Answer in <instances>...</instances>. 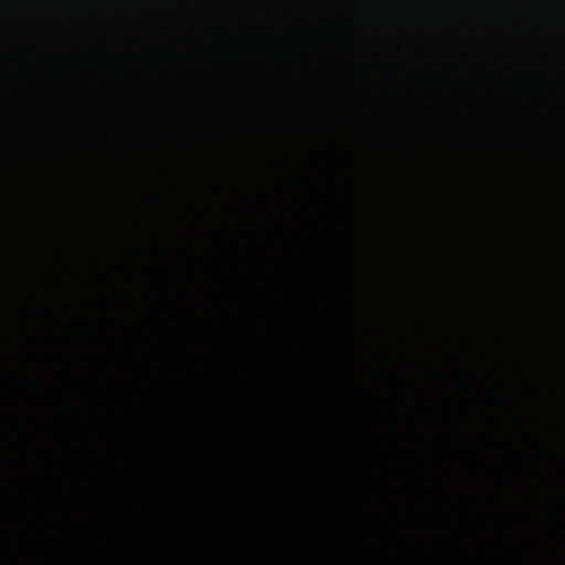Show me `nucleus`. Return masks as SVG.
Listing matches in <instances>:
<instances>
[{
	"label": "nucleus",
	"instance_id": "1",
	"mask_svg": "<svg viewBox=\"0 0 565 565\" xmlns=\"http://www.w3.org/2000/svg\"><path fill=\"white\" fill-rule=\"evenodd\" d=\"M533 447L540 452V457L544 461H548L557 466L565 465V443L558 445L554 450L541 449L537 444H533Z\"/></svg>",
	"mask_w": 565,
	"mask_h": 565
},
{
	"label": "nucleus",
	"instance_id": "2",
	"mask_svg": "<svg viewBox=\"0 0 565 565\" xmlns=\"http://www.w3.org/2000/svg\"><path fill=\"white\" fill-rule=\"evenodd\" d=\"M462 458L466 460V461H469V462H479V458L477 456V454L473 451L469 455H465L462 456Z\"/></svg>",
	"mask_w": 565,
	"mask_h": 565
},
{
	"label": "nucleus",
	"instance_id": "3",
	"mask_svg": "<svg viewBox=\"0 0 565 565\" xmlns=\"http://www.w3.org/2000/svg\"><path fill=\"white\" fill-rule=\"evenodd\" d=\"M509 457H510L511 460H513L515 462L522 461L521 456L518 452L512 451L511 449H509Z\"/></svg>",
	"mask_w": 565,
	"mask_h": 565
}]
</instances>
